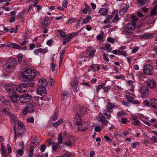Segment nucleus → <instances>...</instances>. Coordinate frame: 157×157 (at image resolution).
I'll return each mask as SVG.
<instances>
[{"label": "nucleus", "mask_w": 157, "mask_h": 157, "mask_svg": "<svg viewBox=\"0 0 157 157\" xmlns=\"http://www.w3.org/2000/svg\"><path fill=\"white\" fill-rule=\"evenodd\" d=\"M36 75V71H32L31 69L27 68H24L21 71L20 77L22 80H27V79L33 78Z\"/></svg>", "instance_id": "1"}, {"label": "nucleus", "mask_w": 157, "mask_h": 157, "mask_svg": "<svg viewBox=\"0 0 157 157\" xmlns=\"http://www.w3.org/2000/svg\"><path fill=\"white\" fill-rule=\"evenodd\" d=\"M17 64L16 59L12 58L8 60L6 64L5 65L4 67L6 70H12Z\"/></svg>", "instance_id": "2"}, {"label": "nucleus", "mask_w": 157, "mask_h": 157, "mask_svg": "<svg viewBox=\"0 0 157 157\" xmlns=\"http://www.w3.org/2000/svg\"><path fill=\"white\" fill-rule=\"evenodd\" d=\"M31 95L28 93H24L21 95L19 98L20 102L22 103H26L30 101Z\"/></svg>", "instance_id": "3"}, {"label": "nucleus", "mask_w": 157, "mask_h": 157, "mask_svg": "<svg viewBox=\"0 0 157 157\" xmlns=\"http://www.w3.org/2000/svg\"><path fill=\"white\" fill-rule=\"evenodd\" d=\"M8 94L12 101L14 103L18 102V98L19 99V96L16 92L13 90L11 92H9Z\"/></svg>", "instance_id": "4"}, {"label": "nucleus", "mask_w": 157, "mask_h": 157, "mask_svg": "<svg viewBox=\"0 0 157 157\" xmlns=\"http://www.w3.org/2000/svg\"><path fill=\"white\" fill-rule=\"evenodd\" d=\"M28 85L25 83L20 84L16 87V90L20 93H24L27 90Z\"/></svg>", "instance_id": "5"}, {"label": "nucleus", "mask_w": 157, "mask_h": 157, "mask_svg": "<svg viewBox=\"0 0 157 157\" xmlns=\"http://www.w3.org/2000/svg\"><path fill=\"white\" fill-rule=\"evenodd\" d=\"M139 92L141 94V96L143 97L148 95L149 93L148 88L147 86L142 85L140 86Z\"/></svg>", "instance_id": "6"}, {"label": "nucleus", "mask_w": 157, "mask_h": 157, "mask_svg": "<svg viewBox=\"0 0 157 157\" xmlns=\"http://www.w3.org/2000/svg\"><path fill=\"white\" fill-rule=\"evenodd\" d=\"M144 72L147 75H151L153 73V68L152 66L149 64L145 65L144 67Z\"/></svg>", "instance_id": "7"}, {"label": "nucleus", "mask_w": 157, "mask_h": 157, "mask_svg": "<svg viewBox=\"0 0 157 157\" xmlns=\"http://www.w3.org/2000/svg\"><path fill=\"white\" fill-rule=\"evenodd\" d=\"M134 24H131V23H128L124 27L125 31L127 33H132V31L136 29V25Z\"/></svg>", "instance_id": "8"}, {"label": "nucleus", "mask_w": 157, "mask_h": 157, "mask_svg": "<svg viewBox=\"0 0 157 157\" xmlns=\"http://www.w3.org/2000/svg\"><path fill=\"white\" fill-rule=\"evenodd\" d=\"M66 139H65V141L63 144L67 146H70L72 144H73L75 142L73 138L71 136H66Z\"/></svg>", "instance_id": "9"}, {"label": "nucleus", "mask_w": 157, "mask_h": 157, "mask_svg": "<svg viewBox=\"0 0 157 157\" xmlns=\"http://www.w3.org/2000/svg\"><path fill=\"white\" fill-rule=\"evenodd\" d=\"M74 122L75 124L78 126L83 125L82 121L81 119V117L79 114L77 113L74 118Z\"/></svg>", "instance_id": "10"}, {"label": "nucleus", "mask_w": 157, "mask_h": 157, "mask_svg": "<svg viewBox=\"0 0 157 157\" xmlns=\"http://www.w3.org/2000/svg\"><path fill=\"white\" fill-rule=\"evenodd\" d=\"M11 121L14 123V125H15L16 123L18 122V130L19 131H20L23 128L24 125L23 122L18 120L16 118H11Z\"/></svg>", "instance_id": "11"}, {"label": "nucleus", "mask_w": 157, "mask_h": 157, "mask_svg": "<svg viewBox=\"0 0 157 157\" xmlns=\"http://www.w3.org/2000/svg\"><path fill=\"white\" fill-rule=\"evenodd\" d=\"M36 92L38 94L44 96L46 93V90L45 87H43V86H39L37 88Z\"/></svg>", "instance_id": "12"}, {"label": "nucleus", "mask_w": 157, "mask_h": 157, "mask_svg": "<svg viewBox=\"0 0 157 157\" xmlns=\"http://www.w3.org/2000/svg\"><path fill=\"white\" fill-rule=\"evenodd\" d=\"M147 84L149 87L153 88L156 86V83L154 79H149L147 81Z\"/></svg>", "instance_id": "13"}, {"label": "nucleus", "mask_w": 157, "mask_h": 157, "mask_svg": "<svg viewBox=\"0 0 157 157\" xmlns=\"http://www.w3.org/2000/svg\"><path fill=\"white\" fill-rule=\"evenodd\" d=\"M78 32L72 33H69L67 35V37L66 38L65 40L68 42H70L71 40V38L74 37L78 34Z\"/></svg>", "instance_id": "14"}, {"label": "nucleus", "mask_w": 157, "mask_h": 157, "mask_svg": "<svg viewBox=\"0 0 157 157\" xmlns=\"http://www.w3.org/2000/svg\"><path fill=\"white\" fill-rule=\"evenodd\" d=\"M73 84L72 82H71V86L72 87V89H73L74 93H76L78 91V89L77 88L78 86V82L77 80H74L73 82Z\"/></svg>", "instance_id": "15"}, {"label": "nucleus", "mask_w": 157, "mask_h": 157, "mask_svg": "<svg viewBox=\"0 0 157 157\" xmlns=\"http://www.w3.org/2000/svg\"><path fill=\"white\" fill-rule=\"evenodd\" d=\"M38 85L39 86H43V87H45V86L48 85L47 80L44 79H41L38 81Z\"/></svg>", "instance_id": "16"}, {"label": "nucleus", "mask_w": 157, "mask_h": 157, "mask_svg": "<svg viewBox=\"0 0 157 157\" xmlns=\"http://www.w3.org/2000/svg\"><path fill=\"white\" fill-rule=\"evenodd\" d=\"M155 34V33L149 34L145 33L142 36V38L145 40L149 39L153 37V36Z\"/></svg>", "instance_id": "17"}, {"label": "nucleus", "mask_w": 157, "mask_h": 157, "mask_svg": "<svg viewBox=\"0 0 157 157\" xmlns=\"http://www.w3.org/2000/svg\"><path fill=\"white\" fill-rule=\"evenodd\" d=\"M98 120L100 122H103L102 124L103 125L106 124L108 123V121L105 118V117H104L103 115L101 117H98Z\"/></svg>", "instance_id": "18"}, {"label": "nucleus", "mask_w": 157, "mask_h": 157, "mask_svg": "<svg viewBox=\"0 0 157 157\" xmlns=\"http://www.w3.org/2000/svg\"><path fill=\"white\" fill-rule=\"evenodd\" d=\"M108 9L104 8H101L98 11L99 13H101V15H106L108 13Z\"/></svg>", "instance_id": "19"}, {"label": "nucleus", "mask_w": 157, "mask_h": 157, "mask_svg": "<svg viewBox=\"0 0 157 157\" xmlns=\"http://www.w3.org/2000/svg\"><path fill=\"white\" fill-rule=\"evenodd\" d=\"M151 103L153 108L157 109V99L154 98H152L151 101Z\"/></svg>", "instance_id": "20"}, {"label": "nucleus", "mask_w": 157, "mask_h": 157, "mask_svg": "<svg viewBox=\"0 0 157 157\" xmlns=\"http://www.w3.org/2000/svg\"><path fill=\"white\" fill-rule=\"evenodd\" d=\"M33 78H30V79H27V80H24V81L26 82V84L30 86L33 87L35 85L34 81L32 80Z\"/></svg>", "instance_id": "21"}, {"label": "nucleus", "mask_w": 157, "mask_h": 157, "mask_svg": "<svg viewBox=\"0 0 157 157\" xmlns=\"http://www.w3.org/2000/svg\"><path fill=\"white\" fill-rule=\"evenodd\" d=\"M151 16H155L157 15V4L155 6L150 12Z\"/></svg>", "instance_id": "22"}, {"label": "nucleus", "mask_w": 157, "mask_h": 157, "mask_svg": "<svg viewBox=\"0 0 157 157\" xmlns=\"http://www.w3.org/2000/svg\"><path fill=\"white\" fill-rule=\"evenodd\" d=\"M114 14H115V17L112 20V21L113 23H115L116 21L119 20L118 11L117 10H115L113 12Z\"/></svg>", "instance_id": "23"}, {"label": "nucleus", "mask_w": 157, "mask_h": 157, "mask_svg": "<svg viewBox=\"0 0 157 157\" xmlns=\"http://www.w3.org/2000/svg\"><path fill=\"white\" fill-rule=\"evenodd\" d=\"M131 17V18L132 21V22L131 23L132 24H133V23L135 25H136V22L139 21V19L138 18L133 14H132Z\"/></svg>", "instance_id": "24"}, {"label": "nucleus", "mask_w": 157, "mask_h": 157, "mask_svg": "<svg viewBox=\"0 0 157 157\" xmlns=\"http://www.w3.org/2000/svg\"><path fill=\"white\" fill-rule=\"evenodd\" d=\"M129 7V6L128 5H127L125 7L121 9L119 11L120 15L121 14H124V13L127 11Z\"/></svg>", "instance_id": "25"}, {"label": "nucleus", "mask_w": 157, "mask_h": 157, "mask_svg": "<svg viewBox=\"0 0 157 157\" xmlns=\"http://www.w3.org/2000/svg\"><path fill=\"white\" fill-rule=\"evenodd\" d=\"M29 110V113H32L33 111V105L32 104H28L26 107H25Z\"/></svg>", "instance_id": "26"}, {"label": "nucleus", "mask_w": 157, "mask_h": 157, "mask_svg": "<svg viewBox=\"0 0 157 157\" xmlns=\"http://www.w3.org/2000/svg\"><path fill=\"white\" fill-rule=\"evenodd\" d=\"M3 112L5 113L8 115L10 117V116L12 117V118H15V115L14 114L8 111V110L6 109H4L3 110Z\"/></svg>", "instance_id": "27"}, {"label": "nucleus", "mask_w": 157, "mask_h": 157, "mask_svg": "<svg viewBox=\"0 0 157 157\" xmlns=\"http://www.w3.org/2000/svg\"><path fill=\"white\" fill-rule=\"evenodd\" d=\"M58 32L60 36L63 37V38L64 39V40H65L66 38L67 37V35H66L65 34V33L60 30H58Z\"/></svg>", "instance_id": "28"}, {"label": "nucleus", "mask_w": 157, "mask_h": 157, "mask_svg": "<svg viewBox=\"0 0 157 157\" xmlns=\"http://www.w3.org/2000/svg\"><path fill=\"white\" fill-rule=\"evenodd\" d=\"M58 143L61 144L63 141V139L62 137V134L61 133H59L58 138Z\"/></svg>", "instance_id": "29"}, {"label": "nucleus", "mask_w": 157, "mask_h": 157, "mask_svg": "<svg viewBox=\"0 0 157 157\" xmlns=\"http://www.w3.org/2000/svg\"><path fill=\"white\" fill-rule=\"evenodd\" d=\"M63 121L62 118H60L56 122H54L53 125L54 127H56L61 124Z\"/></svg>", "instance_id": "30"}, {"label": "nucleus", "mask_w": 157, "mask_h": 157, "mask_svg": "<svg viewBox=\"0 0 157 157\" xmlns=\"http://www.w3.org/2000/svg\"><path fill=\"white\" fill-rule=\"evenodd\" d=\"M14 87L10 85H8L6 87V90L9 91V92H11L13 90Z\"/></svg>", "instance_id": "31"}, {"label": "nucleus", "mask_w": 157, "mask_h": 157, "mask_svg": "<svg viewBox=\"0 0 157 157\" xmlns=\"http://www.w3.org/2000/svg\"><path fill=\"white\" fill-rule=\"evenodd\" d=\"M49 24L50 23H48L47 21L44 20V21L42 22L41 27L43 29H44L48 26Z\"/></svg>", "instance_id": "32"}, {"label": "nucleus", "mask_w": 157, "mask_h": 157, "mask_svg": "<svg viewBox=\"0 0 157 157\" xmlns=\"http://www.w3.org/2000/svg\"><path fill=\"white\" fill-rule=\"evenodd\" d=\"M86 111V108L85 106L81 107L79 111V113L81 115L84 114Z\"/></svg>", "instance_id": "33"}, {"label": "nucleus", "mask_w": 157, "mask_h": 157, "mask_svg": "<svg viewBox=\"0 0 157 157\" xmlns=\"http://www.w3.org/2000/svg\"><path fill=\"white\" fill-rule=\"evenodd\" d=\"M136 118V117H133L132 118V119L135 121L134 122H133V124L138 126H140V122L138 120L136 119L135 118Z\"/></svg>", "instance_id": "34"}, {"label": "nucleus", "mask_w": 157, "mask_h": 157, "mask_svg": "<svg viewBox=\"0 0 157 157\" xmlns=\"http://www.w3.org/2000/svg\"><path fill=\"white\" fill-rule=\"evenodd\" d=\"M12 48L15 49H19L21 48V47L19 44L15 43H13Z\"/></svg>", "instance_id": "35"}, {"label": "nucleus", "mask_w": 157, "mask_h": 157, "mask_svg": "<svg viewBox=\"0 0 157 157\" xmlns=\"http://www.w3.org/2000/svg\"><path fill=\"white\" fill-rule=\"evenodd\" d=\"M126 97L127 99V101L130 102H132L133 101H134V99L133 97L129 95H126Z\"/></svg>", "instance_id": "36"}, {"label": "nucleus", "mask_w": 157, "mask_h": 157, "mask_svg": "<svg viewBox=\"0 0 157 157\" xmlns=\"http://www.w3.org/2000/svg\"><path fill=\"white\" fill-rule=\"evenodd\" d=\"M58 116V112L57 111H55L53 116L51 118V119L54 121H56L57 119V117Z\"/></svg>", "instance_id": "37"}, {"label": "nucleus", "mask_w": 157, "mask_h": 157, "mask_svg": "<svg viewBox=\"0 0 157 157\" xmlns=\"http://www.w3.org/2000/svg\"><path fill=\"white\" fill-rule=\"evenodd\" d=\"M105 46L107 51L108 52H110L112 50V48L110 47L111 45L108 43H107L105 45Z\"/></svg>", "instance_id": "38"}, {"label": "nucleus", "mask_w": 157, "mask_h": 157, "mask_svg": "<svg viewBox=\"0 0 157 157\" xmlns=\"http://www.w3.org/2000/svg\"><path fill=\"white\" fill-rule=\"evenodd\" d=\"M24 150V146H23L21 149H18L17 151V152L18 154L20 156H21L23 155Z\"/></svg>", "instance_id": "39"}, {"label": "nucleus", "mask_w": 157, "mask_h": 157, "mask_svg": "<svg viewBox=\"0 0 157 157\" xmlns=\"http://www.w3.org/2000/svg\"><path fill=\"white\" fill-rule=\"evenodd\" d=\"M147 2V0H137V3L138 4L140 5H144Z\"/></svg>", "instance_id": "40"}, {"label": "nucleus", "mask_w": 157, "mask_h": 157, "mask_svg": "<svg viewBox=\"0 0 157 157\" xmlns=\"http://www.w3.org/2000/svg\"><path fill=\"white\" fill-rule=\"evenodd\" d=\"M107 107H110L112 109L113 108H115L118 107L117 105H115L113 103H108L107 105Z\"/></svg>", "instance_id": "41"}, {"label": "nucleus", "mask_w": 157, "mask_h": 157, "mask_svg": "<svg viewBox=\"0 0 157 157\" xmlns=\"http://www.w3.org/2000/svg\"><path fill=\"white\" fill-rule=\"evenodd\" d=\"M1 149L2 153V155L4 157H6V155L5 153V147L2 144H1Z\"/></svg>", "instance_id": "42"}, {"label": "nucleus", "mask_w": 157, "mask_h": 157, "mask_svg": "<svg viewBox=\"0 0 157 157\" xmlns=\"http://www.w3.org/2000/svg\"><path fill=\"white\" fill-rule=\"evenodd\" d=\"M154 22V20L153 18L150 17L147 21V24L149 25L153 24Z\"/></svg>", "instance_id": "43"}, {"label": "nucleus", "mask_w": 157, "mask_h": 157, "mask_svg": "<svg viewBox=\"0 0 157 157\" xmlns=\"http://www.w3.org/2000/svg\"><path fill=\"white\" fill-rule=\"evenodd\" d=\"M95 50H92L91 51L89 54H88V56L90 58H93V55L95 53Z\"/></svg>", "instance_id": "44"}, {"label": "nucleus", "mask_w": 157, "mask_h": 157, "mask_svg": "<svg viewBox=\"0 0 157 157\" xmlns=\"http://www.w3.org/2000/svg\"><path fill=\"white\" fill-rule=\"evenodd\" d=\"M23 57V55L21 53L18 54L17 56L18 61L19 63H21Z\"/></svg>", "instance_id": "45"}, {"label": "nucleus", "mask_w": 157, "mask_h": 157, "mask_svg": "<svg viewBox=\"0 0 157 157\" xmlns=\"http://www.w3.org/2000/svg\"><path fill=\"white\" fill-rule=\"evenodd\" d=\"M129 132H128V131L124 130L123 132L121 134H120L119 136H125L126 135H129Z\"/></svg>", "instance_id": "46"}, {"label": "nucleus", "mask_w": 157, "mask_h": 157, "mask_svg": "<svg viewBox=\"0 0 157 157\" xmlns=\"http://www.w3.org/2000/svg\"><path fill=\"white\" fill-rule=\"evenodd\" d=\"M117 52L119 53L118 54H121V55H123L124 56H127L126 52L124 51H121L119 50H118Z\"/></svg>", "instance_id": "47"}, {"label": "nucleus", "mask_w": 157, "mask_h": 157, "mask_svg": "<svg viewBox=\"0 0 157 157\" xmlns=\"http://www.w3.org/2000/svg\"><path fill=\"white\" fill-rule=\"evenodd\" d=\"M107 41L108 42L111 43L112 44H113L114 42L113 38L110 37H109L107 38Z\"/></svg>", "instance_id": "48"}, {"label": "nucleus", "mask_w": 157, "mask_h": 157, "mask_svg": "<svg viewBox=\"0 0 157 157\" xmlns=\"http://www.w3.org/2000/svg\"><path fill=\"white\" fill-rule=\"evenodd\" d=\"M7 147L8 150V153L9 154H10L12 152V148L9 144L7 145Z\"/></svg>", "instance_id": "49"}, {"label": "nucleus", "mask_w": 157, "mask_h": 157, "mask_svg": "<svg viewBox=\"0 0 157 157\" xmlns=\"http://www.w3.org/2000/svg\"><path fill=\"white\" fill-rule=\"evenodd\" d=\"M46 141L48 144V146H49L50 145L54 143V142L52 141V140L51 138H50L49 139H47Z\"/></svg>", "instance_id": "50"}, {"label": "nucleus", "mask_w": 157, "mask_h": 157, "mask_svg": "<svg viewBox=\"0 0 157 157\" xmlns=\"http://www.w3.org/2000/svg\"><path fill=\"white\" fill-rule=\"evenodd\" d=\"M28 122L33 123L34 122V118L33 117H31L30 118H28L27 119Z\"/></svg>", "instance_id": "51"}, {"label": "nucleus", "mask_w": 157, "mask_h": 157, "mask_svg": "<svg viewBox=\"0 0 157 157\" xmlns=\"http://www.w3.org/2000/svg\"><path fill=\"white\" fill-rule=\"evenodd\" d=\"M139 144V142H136L132 144L131 147L133 148H135L136 146H137Z\"/></svg>", "instance_id": "52"}, {"label": "nucleus", "mask_w": 157, "mask_h": 157, "mask_svg": "<svg viewBox=\"0 0 157 157\" xmlns=\"http://www.w3.org/2000/svg\"><path fill=\"white\" fill-rule=\"evenodd\" d=\"M56 65L54 64V63L52 62L51 63V65L50 67L52 72H54L55 70V67Z\"/></svg>", "instance_id": "53"}, {"label": "nucleus", "mask_w": 157, "mask_h": 157, "mask_svg": "<svg viewBox=\"0 0 157 157\" xmlns=\"http://www.w3.org/2000/svg\"><path fill=\"white\" fill-rule=\"evenodd\" d=\"M29 32L28 31H26L25 33V34L24 36V39L26 40L28 39L30 37V36H29Z\"/></svg>", "instance_id": "54"}, {"label": "nucleus", "mask_w": 157, "mask_h": 157, "mask_svg": "<svg viewBox=\"0 0 157 157\" xmlns=\"http://www.w3.org/2000/svg\"><path fill=\"white\" fill-rule=\"evenodd\" d=\"M103 38V35L102 34H100L98 35L97 36V39L99 41L101 40Z\"/></svg>", "instance_id": "55"}, {"label": "nucleus", "mask_w": 157, "mask_h": 157, "mask_svg": "<svg viewBox=\"0 0 157 157\" xmlns=\"http://www.w3.org/2000/svg\"><path fill=\"white\" fill-rule=\"evenodd\" d=\"M12 42H8L7 44H4V47L6 46L12 48Z\"/></svg>", "instance_id": "56"}, {"label": "nucleus", "mask_w": 157, "mask_h": 157, "mask_svg": "<svg viewBox=\"0 0 157 157\" xmlns=\"http://www.w3.org/2000/svg\"><path fill=\"white\" fill-rule=\"evenodd\" d=\"M94 129L95 131L99 132H100L101 130V127L100 125L96 127Z\"/></svg>", "instance_id": "57"}, {"label": "nucleus", "mask_w": 157, "mask_h": 157, "mask_svg": "<svg viewBox=\"0 0 157 157\" xmlns=\"http://www.w3.org/2000/svg\"><path fill=\"white\" fill-rule=\"evenodd\" d=\"M126 113L125 112L123 111H119L118 112L117 115L118 116H121L122 115H125Z\"/></svg>", "instance_id": "58"}, {"label": "nucleus", "mask_w": 157, "mask_h": 157, "mask_svg": "<svg viewBox=\"0 0 157 157\" xmlns=\"http://www.w3.org/2000/svg\"><path fill=\"white\" fill-rule=\"evenodd\" d=\"M115 77L117 79H124L125 77L124 76V75H115Z\"/></svg>", "instance_id": "59"}, {"label": "nucleus", "mask_w": 157, "mask_h": 157, "mask_svg": "<svg viewBox=\"0 0 157 157\" xmlns=\"http://www.w3.org/2000/svg\"><path fill=\"white\" fill-rule=\"evenodd\" d=\"M33 150L31 149L29 151V153L28 155L29 157H32L33 155Z\"/></svg>", "instance_id": "60"}, {"label": "nucleus", "mask_w": 157, "mask_h": 157, "mask_svg": "<svg viewBox=\"0 0 157 157\" xmlns=\"http://www.w3.org/2000/svg\"><path fill=\"white\" fill-rule=\"evenodd\" d=\"M61 157H74L73 155L69 154H65L62 155Z\"/></svg>", "instance_id": "61"}, {"label": "nucleus", "mask_w": 157, "mask_h": 157, "mask_svg": "<svg viewBox=\"0 0 157 157\" xmlns=\"http://www.w3.org/2000/svg\"><path fill=\"white\" fill-rule=\"evenodd\" d=\"M40 52L41 53H45L47 52V50L45 48L43 49L41 48H39Z\"/></svg>", "instance_id": "62"}, {"label": "nucleus", "mask_w": 157, "mask_h": 157, "mask_svg": "<svg viewBox=\"0 0 157 157\" xmlns=\"http://www.w3.org/2000/svg\"><path fill=\"white\" fill-rule=\"evenodd\" d=\"M151 140L154 143L157 142V137L155 136H153L151 138Z\"/></svg>", "instance_id": "63"}, {"label": "nucleus", "mask_w": 157, "mask_h": 157, "mask_svg": "<svg viewBox=\"0 0 157 157\" xmlns=\"http://www.w3.org/2000/svg\"><path fill=\"white\" fill-rule=\"evenodd\" d=\"M143 103L144 105L147 106H149L150 105L149 102L147 99L144 100L143 101Z\"/></svg>", "instance_id": "64"}]
</instances>
